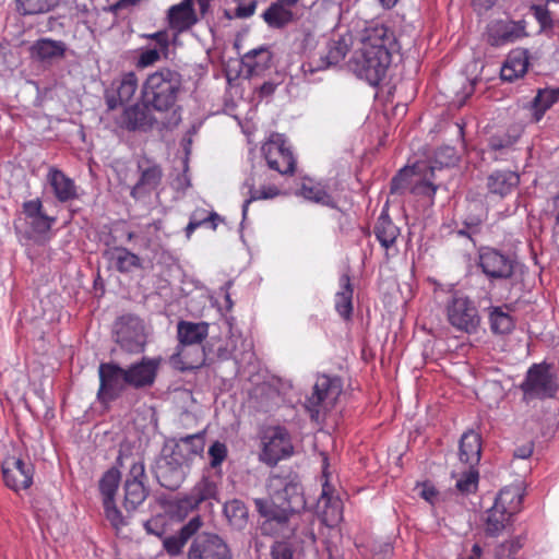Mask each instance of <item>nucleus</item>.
Returning a JSON list of instances; mask_svg holds the SVG:
<instances>
[{"mask_svg":"<svg viewBox=\"0 0 559 559\" xmlns=\"http://www.w3.org/2000/svg\"><path fill=\"white\" fill-rule=\"evenodd\" d=\"M271 500L253 499L259 514L264 518L261 530L264 534L289 537V514L304 509L306 501L302 486L293 475H271L267 481Z\"/></svg>","mask_w":559,"mask_h":559,"instance_id":"obj_1","label":"nucleus"},{"mask_svg":"<svg viewBox=\"0 0 559 559\" xmlns=\"http://www.w3.org/2000/svg\"><path fill=\"white\" fill-rule=\"evenodd\" d=\"M397 50V40L390 27L384 24L370 25L364 29L359 47L348 66L358 78L376 86L385 78L392 55Z\"/></svg>","mask_w":559,"mask_h":559,"instance_id":"obj_2","label":"nucleus"},{"mask_svg":"<svg viewBox=\"0 0 559 559\" xmlns=\"http://www.w3.org/2000/svg\"><path fill=\"white\" fill-rule=\"evenodd\" d=\"M182 75L170 67H160L147 74L141 87V97L158 112L169 111L182 91Z\"/></svg>","mask_w":559,"mask_h":559,"instance_id":"obj_3","label":"nucleus"},{"mask_svg":"<svg viewBox=\"0 0 559 559\" xmlns=\"http://www.w3.org/2000/svg\"><path fill=\"white\" fill-rule=\"evenodd\" d=\"M56 217L49 216L44 209L40 198L26 200L13 222L14 228L27 239L45 236L50 231Z\"/></svg>","mask_w":559,"mask_h":559,"instance_id":"obj_4","label":"nucleus"},{"mask_svg":"<svg viewBox=\"0 0 559 559\" xmlns=\"http://www.w3.org/2000/svg\"><path fill=\"white\" fill-rule=\"evenodd\" d=\"M342 391L343 382L338 377L318 376L312 393L305 402L311 420L318 423L322 415L335 405Z\"/></svg>","mask_w":559,"mask_h":559,"instance_id":"obj_5","label":"nucleus"},{"mask_svg":"<svg viewBox=\"0 0 559 559\" xmlns=\"http://www.w3.org/2000/svg\"><path fill=\"white\" fill-rule=\"evenodd\" d=\"M523 393L522 400L530 403L534 400L551 399L558 391L556 376L546 362L533 364L519 385Z\"/></svg>","mask_w":559,"mask_h":559,"instance_id":"obj_6","label":"nucleus"},{"mask_svg":"<svg viewBox=\"0 0 559 559\" xmlns=\"http://www.w3.org/2000/svg\"><path fill=\"white\" fill-rule=\"evenodd\" d=\"M447 320L451 326L467 334L475 333L480 316L475 302L459 290H452L445 304Z\"/></svg>","mask_w":559,"mask_h":559,"instance_id":"obj_7","label":"nucleus"},{"mask_svg":"<svg viewBox=\"0 0 559 559\" xmlns=\"http://www.w3.org/2000/svg\"><path fill=\"white\" fill-rule=\"evenodd\" d=\"M209 334V324L205 322H190V321H179L177 324V336L179 344L177 346V352L171 355L170 361L174 366H176L181 371L194 369L201 364L198 361L197 364L188 362L182 359L185 355V347L191 345H200Z\"/></svg>","mask_w":559,"mask_h":559,"instance_id":"obj_8","label":"nucleus"},{"mask_svg":"<svg viewBox=\"0 0 559 559\" xmlns=\"http://www.w3.org/2000/svg\"><path fill=\"white\" fill-rule=\"evenodd\" d=\"M261 150L270 169L281 175H293L295 173L296 158L283 134H271Z\"/></svg>","mask_w":559,"mask_h":559,"instance_id":"obj_9","label":"nucleus"},{"mask_svg":"<svg viewBox=\"0 0 559 559\" xmlns=\"http://www.w3.org/2000/svg\"><path fill=\"white\" fill-rule=\"evenodd\" d=\"M294 447L288 430L282 426L270 427L263 437L260 460L275 466L281 460L292 456Z\"/></svg>","mask_w":559,"mask_h":559,"instance_id":"obj_10","label":"nucleus"},{"mask_svg":"<svg viewBox=\"0 0 559 559\" xmlns=\"http://www.w3.org/2000/svg\"><path fill=\"white\" fill-rule=\"evenodd\" d=\"M116 342L120 347L131 354L144 350L146 337L142 320L132 314L121 316L115 324Z\"/></svg>","mask_w":559,"mask_h":559,"instance_id":"obj_11","label":"nucleus"},{"mask_svg":"<svg viewBox=\"0 0 559 559\" xmlns=\"http://www.w3.org/2000/svg\"><path fill=\"white\" fill-rule=\"evenodd\" d=\"M138 180L130 190V195L134 200H141L150 197L162 183L164 171L155 159L142 156L136 160Z\"/></svg>","mask_w":559,"mask_h":559,"instance_id":"obj_12","label":"nucleus"},{"mask_svg":"<svg viewBox=\"0 0 559 559\" xmlns=\"http://www.w3.org/2000/svg\"><path fill=\"white\" fill-rule=\"evenodd\" d=\"M1 472L4 485L15 492L33 485L35 468L29 461L7 455L1 463Z\"/></svg>","mask_w":559,"mask_h":559,"instance_id":"obj_13","label":"nucleus"},{"mask_svg":"<svg viewBox=\"0 0 559 559\" xmlns=\"http://www.w3.org/2000/svg\"><path fill=\"white\" fill-rule=\"evenodd\" d=\"M187 559H231V552L217 534L203 532L193 536Z\"/></svg>","mask_w":559,"mask_h":559,"instance_id":"obj_14","label":"nucleus"},{"mask_svg":"<svg viewBox=\"0 0 559 559\" xmlns=\"http://www.w3.org/2000/svg\"><path fill=\"white\" fill-rule=\"evenodd\" d=\"M99 389L97 397L103 403H109L118 399L124 386L126 370L114 362H102L98 367Z\"/></svg>","mask_w":559,"mask_h":559,"instance_id":"obj_15","label":"nucleus"},{"mask_svg":"<svg viewBox=\"0 0 559 559\" xmlns=\"http://www.w3.org/2000/svg\"><path fill=\"white\" fill-rule=\"evenodd\" d=\"M526 36L525 22L512 20H492L484 33V38L491 47H501L512 44Z\"/></svg>","mask_w":559,"mask_h":559,"instance_id":"obj_16","label":"nucleus"},{"mask_svg":"<svg viewBox=\"0 0 559 559\" xmlns=\"http://www.w3.org/2000/svg\"><path fill=\"white\" fill-rule=\"evenodd\" d=\"M478 265L491 281L508 280L514 273L515 262L509 255L493 248H483L479 251Z\"/></svg>","mask_w":559,"mask_h":559,"instance_id":"obj_17","label":"nucleus"},{"mask_svg":"<svg viewBox=\"0 0 559 559\" xmlns=\"http://www.w3.org/2000/svg\"><path fill=\"white\" fill-rule=\"evenodd\" d=\"M145 466L142 460L131 464L129 475L124 484L123 507L127 511H134L147 497V489L144 486Z\"/></svg>","mask_w":559,"mask_h":559,"instance_id":"obj_18","label":"nucleus"},{"mask_svg":"<svg viewBox=\"0 0 559 559\" xmlns=\"http://www.w3.org/2000/svg\"><path fill=\"white\" fill-rule=\"evenodd\" d=\"M241 192L248 197L242 205V215L246 217L250 203L259 200L274 199L281 193V189L267 181L264 173L253 171L243 182Z\"/></svg>","mask_w":559,"mask_h":559,"instance_id":"obj_19","label":"nucleus"},{"mask_svg":"<svg viewBox=\"0 0 559 559\" xmlns=\"http://www.w3.org/2000/svg\"><path fill=\"white\" fill-rule=\"evenodd\" d=\"M152 106L144 99L141 103L124 107L118 124L128 131H150L156 123V118L152 114Z\"/></svg>","mask_w":559,"mask_h":559,"instance_id":"obj_20","label":"nucleus"},{"mask_svg":"<svg viewBox=\"0 0 559 559\" xmlns=\"http://www.w3.org/2000/svg\"><path fill=\"white\" fill-rule=\"evenodd\" d=\"M186 464L171 453L157 460L154 474L159 485L169 490H177L186 478Z\"/></svg>","mask_w":559,"mask_h":559,"instance_id":"obj_21","label":"nucleus"},{"mask_svg":"<svg viewBox=\"0 0 559 559\" xmlns=\"http://www.w3.org/2000/svg\"><path fill=\"white\" fill-rule=\"evenodd\" d=\"M139 90V79L135 72L129 71L112 82V88L106 91L105 100L109 110L129 103Z\"/></svg>","mask_w":559,"mask_h":559,"instance_id":"obj_22","label":"nucleus"},{"mask_svg":"<svg viewBox=\"0 0 559 559\" xmlns=\"http://www.w3.org/2000/svg\"><path fill=\"white\" fill-rule=\"evenodd\" d=\"M203 526V520L200 515L191 518L176 534L165 536L163 534L162 545L163 550L171 558L182 555L187 543Z\"/></svg>","mask_w":559,"mask_h":559,"instance_id":"obj_23","label":"nucleus"},{"mask_svg":"<svg viewBox=\"0 0 559 559\" xmlns=\"http://www.w3.org/2000/svg\"><path fill=\"white\" fill-rule=\"evenodd\" d=\"M160 358L143 357L141 361L132 364L126 370L127 384L134 389L150 388L154 384Z\"/></svg>","mask_w":559,"mask_h":559,"instance_id":"obj_24","label":"nucleus"},{"mask_svg":"<svg viewBox=\"0 0 559 559\" xmlns=\"http://www.w3.org/2000/svg\"><path fill=\"white\" fill-rule=\"evenodd\" d=\"M323 477L325 480L322 484V492L319 499L321 520L324 525L333 527L343 518V502L340 497L334 496V489L329 483L326 471H323Z\"/></svg>","mask_w":559,"mask_h":559,"instance_id":"obj_25","label":"nucleus"},{"mask_svg":"<svg viewBox=\"0 0 559 559\" xmlns=\"http://www.w3.org/2000/svg\"><path fill=\"white\" fill-rule=\"evenodd\" d=\"M166 20L176 34L189 31L198 22L194 0H182L167 10Z\"/></svg>","mask_w":559,"mask_h":559,"instance_id":"obj_26","label":"nucleus"},{"mask_svg":"<svg viewBox=\"0 0 559 559\" xmlns=\"http://www.w3.org/2000/svg\"><path fill=\"white\" fill-rule=\"evenodd\" d=\"M373 234L380 246L384 249L386 258L397 254L396 241L401 235V229L386 213H381L378 217L373 227Z\"/></svg>","mask_w":559,"mask_h":559,"instance_id":"obj_27","label":"nucleus"},{"mask_svg":"<svg viewBox=\"0 0 559 559\" xmlns=\"http://www.w3.org/2000/svg\"><path fill=\"white\" fill-rule=\"evenodd\" d=\"M204 447L205 439L202 432L188 435L176 441L171 454L189 466L197 456L203 454Z\"/></svg>","mask_w":559,"mask_h":559,"instance_id":"obj_28","label":"nucleus"},{"mask_svg":"<svg viewBox=\"0 0 559 559\" xmlns=\"http://www.w3.org/2000/svg\"><path fill=\"white\" fill-rule=\"evenodd\" d=\"M47 181L53 191L55 198L60 203H67L78 199V187L73 179L62 170L50 167L47 174Z\"/></svg>","mask_w":559,"mask_h":559,"instance_id":"obj_29","label":"nucleus"},{"mask_svg":"<svg viewBox=\"0 0 559 559\" xmlns=\"http://www.w3.org/2000/svg\"><path fill=\"white\" fill-rule=\"evenodd\" d=\"M435 170V166L428 167L426 164H415L414 175L411 179V193L432 199L438 189V186L433 182Z\"/></svg>","mask_w":559,"mask_h":559,"instance_id":"obj_30","label":"nucleus"},{"mask_svg":"<svg viewBox=\"0 0 559 559\" xmlns=\"http://www.w3.org/2000/svg\"><path fill=\"white\" fill-rule=\"evenodd\" d=\"M528 53L524 49H514L509 52L501 67L500 78L507 82H513L522 78L528 68Z\"/></svg>","mask_w":559,"mask_h":559,"instance_id":"obj_31","label":"nucleus"},{"mask_svg":"<svg viewBox=\"0 0 559 559\" xmlns=\"http://www.w3.org/2000/svg\"><path fill=\"white\" fill-rule=\"evenodd\" d=\"M31 56L41 62L62 59L66 56L67 45L62 40L39 38L31 46Z\"/></svg>","mask_w":559,"mask_h":559,"instance_id":"obj_32","label":"nucleus"},{"mask_svg":"<svg viewBox=\"0 0 559 559\" xmlns=\"http://www.w3.org/2000/svg\"><path fill=\"white\" fill-rule=\"evenodd\" d=\"M481 456V438L474 430L465 431L459 444L460 461L467 466H477Z\"/></svg>","mask_w":559,"mask_h":559,"instance_id":"obj_33","label":"nucleus"},{"mask_svg":"<svg viewBox=\"0 0 559 559\" xmlns=\"http://www.w3.org/2000/svg\"><path fill=\"white\" fill-rule=\"evenodd\" d=\"M217 485L210 477L203 476L185 497L183 502L190 509H197L202 502L215 499Z\"/></svg>","mask_w":559,"mask_h":559,"instance_id":"obj_34","label":"nucleus"},{"mask_svg":"<svg viewBox=\"0 0 559 559\" xmlns=\"http://www.w3.org/2000/svg\"><path fill=\"white\" fill-rule=\"evenodd\" d=\"M519 183V174L511 170H497L487 180L489 191L500 197L510 194Z\"/></svg>","mask_w":559,"mask_h":559,"instance_id":"obj_35","label":"nucleus"},{"mask_svg":"<svg viewBox=\"0 0 559 559\" xmlns=\"http://www.w3.org/2000/svg\"><path fill=\"white\" fill-rule=\"evenodd\" d=\"M106 254L119 273H130L142 269L141 258L124 247H115L107 251Z\"/></svg>","mask_w":559,"mask_h":559,"instance_id":"obj_36","label":"nucleus"},{"mask_svg":"<svg viewBox=\"0 0 559 559\" xmlns=\"http://www.w3.org/2000/svg\"><path fill=\"white\" fill-rule=\"evenodd\" d=\"M522 502L523 492L521 487L511 485L499 491L493 506L512 516L521 511Z\"/></svg>","mask_w":559,"mask_h":559,"instance_id":"obj_37","label":"nucleus"},{"mask_svg":"<svg viewBox=\"0 0 559 559\" xmlns=\"http://www.w3.org/2000/svg\"><path fill=\"white\" fill-rule=\"evenodd\" d=\"M341 289L335 295V310L345 320H349L353 313V294L354 288L350 283V276L343 274L340 277Z\"/></svg>","mask_w":559,"mask_h":559,"instance_id":"obj_38","label":"nucleus"},{"mask_svg":"<svg viewBox=\"0 0 559 559\" xmlns=\"http://www.w3.org/2000/svg\"><path fill=\"white\" fill-rule=\"evenodd\" d=\"M299 194L309 201L324 206H336L333 197L328 192L325 186L319 182L311 180L304 181L299 189Z\"/></svg>","mask_w":559,"mask_h":559,"instance_id":"obj_39","label":"nucleus"},{"mask_svg":"<svg viewBox=\"0 0 559 559\" xmlns=\"http://www.w3.org/2000/svg\"><path fill=\"white\" fill-rule=\"evenodd\" d=\"M489 326L493 334L504 335L513 331L515 321L502 307L489 308Z\"/></svg>","mask_w":559,"mask_h":559,"instance_id":"obj_40","label":"nucleus"},{"mask_svg":"<svg viewBox=\"0 0 559 559\" xmlns=\"http://www.w3.org/2000/svg\"><path fill=\"white\" fill-rule=\"evenodd\" d=\"M221 221L216 212H207L204 209H198L192 212L190 221L185 229L187 238H190L195 229L200 227H207L216 230L217 224Z\"/></svg>","mask_w":559,"mask_h":559,"instance_id":"obj_41","label":"nucleus"},{"mask_svg":"<svg viewBox=\"0 0 559 559\" xmlns=\"http://www.w3.org/2000/svg\"><path fill=\"white\" fill-rule=\"evenodd\" d=\"M286 4L274 2L262 14L264 22L272 28H282L293 21V12Z\"/></svg>","mask_w":559,"mask_h":559,"instance_id":"obj_42","label":"nucleus"},{"mask_svg":"<svg viewBox=\"0 0 559 559\" xmlns=\"http://www.w3.org/2000/svg\"><path fill=\"white\" fill-rule=\"evenodd\" d=\"M59 0H15L16 11L21 15H39L52 11Z\"/></svg>","mask_w":559,"mask_h":559,"instance_id":"obj_43","label":"nucleus"},{"mask_svg":"<svg viewBox=\"0 0 559 559\" xmlns=\"http://www.w3.org/2000/svg\"><path fill=\"white\" fill-rule=\"evenodd\" d=\"M559 100V88L539 90L533 100L535 121H539L545 112Z\"/></svg>","mask_w":559,"mask_h":559,"instance_id":"obj_44","label":"nucleus"},{"mask_svg":"<svg viewBox=\"0 0 559 559\" xmlns=\"http://www.w3.org/2000/svg\"><path fill=\"white\" fill-rule=\"evenodd\" d=\"M452 476L457 477L455 488L462 495L476 492L479 481V473L476 466H468L466 471H463L459 475L453 473Z\"/></svg>","mask_w":559,"mask_h":559,"instance_id":"obj_45","label":"nucleus"},{"mask_svg":"<svg viewBox=\"0 0 559 559\" xmlns=\"http://www.w3.org/2000/svg\"><path fill=\"white\" fill-rule=\"evenodd\" d=\"M510 519L511 515L492 506L487 512L486 534L489 536L499 535L506 528Z\"/></svg>","mask_w":559,"mask_h":559,"instance_id":"obj_46","label":"nucleus"},{"mask_svg":"<svg viewBox=\"0 0 559 559\" xmlns=\"http://www.w3.org/2000/svg\"><path fill=\"white\" fill-rule=\"evenodd\" d=\"M120 481V472L117 468L108 469L99 480V490L103 495V501L115 500V496Z\"/></svg>","mask_w":559,"mask_h":559,"instance_id":"obj_47","label":"nucleus"},{"mask_svg":"<svg viewBox=\"0 0 559 559\" xmlns=\"http://www.w3.org/2000/svg\"><path fill=\"white\" fill-rule=\"evenodd\" d=\"M526 542L525 535L515 536L500 544L496 549L497 559H514Z\"/></svg>","mask_w":559,"mask_h":559,"instance_id":"obj_48","label":"nucleus"},{"mask_svg":"<svg viewBox=\"0 0 559 559\" xmlns=\"http://www.w3.org/2000/svg\"><path fill=\"white\" fill-rule=\"evenodd\" d=\"M414 175V166L399 171L391 180V193L402 194L405 190H411V179Z\"/></svg>","mask_w":559,"mask_h":559,"instance_id":"obj_49","label":"nucleus"},{"mask_svg":"<svg viewBox=\"0 0 559 559\" xmlns=\"http://www.w3.org/2000/svg\"><path fill=\"white\" fill-rule=\"evenodd\" d=\"M348 52L347 44L344 40L333 41L325 55V62L328 66H335L346 57Z\"/></svg>","mask_w":559,"mask_h":559,"instance_id":"obj_50","label":"nucleus"},{"mask_svg":"<svg viewBox=\"0 0 559 559\" xmlns=\"http://www.w3.org/2000/svg\"><path fill=\"white\" fill-rule=\"evenodd\" d=\"M210 466L212 468L221 467L223 462L227 459L228 450L225 443L214 441L209 448Z\"/></svg>","mask_w":559,"mask_h":559,"instance_id":"obj_51","label":"nucleus"},{"mask_svg":"<svg viewBox=\"0 0 559 559\" xmlns=\"http://www.w3.org/2000/svg\"><path fill=\"white\" fill-rule=\"evenodd\" d=\"M103 504L106 518L115 528L118 530L127 525V522L124 521L121 512L115 504V500L110 501V503L108 501H103Z\"/></svg>","mask_w":559,"mask_h":559,"instance_id":"obj_52","label":"nucleus"},{"mask_svg":"<svg viewBox=\"0 0 559 559\" xmlns=\"http://www.w3.org/2000/svg\"><path fill=\"white\" fill-rule=\"evenodd\" d=\"M455 163V151L453 147H444L440 148L435 156V167L436 169H441L442 167H448Z\"/></svg>","mask_w":559,"mask_h":559,"instance_id":"obj_53","label":"nucleus"},{"mask_svg":"<svg viewBox=\"0 0 559 559\" xmlns=\"http://www.w3.org/2000/svg\"><path fill=\"white\" fill-rule=\"evenodd\" d=\"M531 12L534 17L537 20L542 28H547L552 26V19L550 11L546 5L533 4L531 5Z\"/></svg>","mask_w":559,"mask_h":559,"instance_id":"obj_54","label":"nucleus"},{"mask_svg":"<svg viewBox=\"0 0 559 559\" xmlns=\"http://www.w3.org/2000/svg\"><path fill=\"white\" fill-rule=\"evenodd\" d=\"M237 8L235 10V16L238 19H248L255 12L259 0H235Z\"/></svg>","mask_w":559,"mask_h":559,"instance_id":"obj_55","label":"nucleus"},{"mask_svg":"<svg viewBox=\"0 0 559 559\" xmlns=\"http://www.w3.org/2000/svg\"><path fill=\"white\" fill-rule=\"evenodd\" d=\"M160 59V52L153 48V49H145L141 51L138 60H136V67L140 69L147 68L150 66H153Z\"/></svg>","mask_w":559,"mask_h":559,"instance_id":"obj_56","label":"nucleus"},{"mask_svg":"<svg viewBox=\"0 0 559 559\" xmlns=\"http://www.w3.org/2000/svg\"><path fill=\"white\" fill-rule=\"evenodd\" d=\"M271 559H294V554L286 543L276 542L271 549Z\"/></svg>","mask_w":559,"mask_h":559,"instance_id":"obj_57","label":"nucleus"},{"mask_svg":"<svg viewBox=\"0 0 559 559\" xmlns=\"http://www.w3.org/2000/svg\"><path fill=\"white\" fill-rule=\"evenodd\" d=\"M148 38L153 39L163 51H167L169 47V35L167 31H159L148 35Z\"/></svg>","mask_w":559,"mask_h":559,"instance_id":"obj_58","label":"nucleus"},{"mask_svg":"<svg viewBox=\"0 0 559 559\" xmlns=\"http://www.w3.org/2000/svg\"><path fill=\"white\" fill-rule=\"evenodd\" d=\"M498 0H473L472 5L477 14H484L495 7Z\"/></svg>","mask_w":559,"mask_h":559,"instance_id":"obj_59","label":"nucleus"},{"mask_svg":"<svg viewBox=\"0 0 559 559\" xmlns=\"http://www.w3.org/2000/svg\"><path fill=\"white\" fill-rule=\"evenodd\" d=\"M438 491L433 485L429 483L421 484L420 497L426 501L433 503V500L437 498Z\"/></svg>","mask_w":559,"mask_h":559,"instance_id":"obj_60","label":"nucleus"},{"mask_svg":"<svg viewBox=\"0 0 559 559\" xmlns=\"http://www.w3.org/2000/svg\"><path fill=\"white\" fill-rule=\"evenodd\" d=\"M481 224V219L479 218H473L471 219V223H466L467 227L471 229V235L466 229H460L457 234L460 236H467L471 237L474 234L479 233V226Z\"/></svg>","mask_w":559,"mask_h":559,"instance_id":"obj_61","label":"nucleus"},{"mask_svg":"<svg viewBox=\"0 0 559 559\" xmlns=\"http://www.w3.org/2000/svg\"><path fill=\"white\" fill-rule=\"evenodd\" d=\"M258 55L265 56L266 59H269V52L264 49L261 50H252L245 55L246 64L250 68L258 67V63H253L252 59L255 58Z\"/></svg>","mask_w":559,"mask_h":559,"instance_id":"obj_62","label":"nucleus"},{"mask_svg":"<svg viewBox=\"0 0 559 559\" xmlns=\"http://www.w3.org/2000/svg\"><path fill=\"white\" fill-rule=\"evenodd\" d=\"M510 142L506 141L503 139L492 136L489 141V147L491 151H501L503 148H507L509 146Z\"/></svg>","mask_w":559,"mask_h":559,"instance_id":"obj_63","label":"nucleus"},{"mask_svg":"<svg viewBox=\"0 0 559 559\" xmlns=\"http://www.w3.org/2000/svg\"><path fill=\"white\" fill-rule=\"evenodd\" d=\"M140 0H117L114 4H111V10L117 12L123 8H127L129 5H134Z\"/></svg>","mask_w":559,"mask_h":559,"instance_id":"obj_64","label":"nucleus"}]
</instances>
